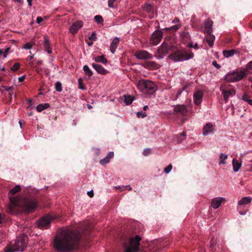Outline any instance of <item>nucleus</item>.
Listing matches in <instances>:
<instances>
[{
	"instance_id": "obj_1",
	"label": "nucleus",
	"mask_w": 252,
	"mask_h": 252,
	"mask_svg": "<svg viewBox=\"0 0 252 252\" xmlns=\"http://www.w3.org/2000/svg\"><path fill=\"white\" fill-rule=\"evenodd\" d=\"M80 238L78 231L65 229L56 236L53 247L59 252H69L77 248Z\"/></svg>"
},
{
	"instance_id": "obj_2",
	"label": "nucleus",
	"mask_w": 252,
	"mask_h": 252,
	"mask_svg": "<svg viewBox=\"0 0 252 252\" xmlns=\"http://www.w3.org/2000/svg\"><path fill=\"white\" fill-rule=\"evenodd\" d=\"M10 204L7 207V211L14 215L18 212V208H21L24 212L31 213L34 211L37 206L36 200L32 198L26 197L10 198Z\"/></svg>"
},
{
	"instance_id": "obj_3",
	"label": "nucleus",
	"mask_w": 252,
	"mask_h": 252,
	"mask_svg": "<svg viewBox=\"0 0 252 252\" xmlns=\"http://www.w3.org/2000/svg\"><path fill=\"white\" fill-rule=\"evenodd\" d=\"M27 236L24 234H21L19 236L12 241L9 246L5 249V252H15L23 251L28 244Z\"/></svg>"
},
{
	"instance_id": "obj_4",
	"label": "nucleus",
	"mask_w": 252,
	"mask_h": 252,
	"mask_svg": "<svg viewBox=\"0 0 252 252\" xmlns=\"http://www.w3.org/2000/svg\"><path fill=\"white\" fill-rule=\"evenodd\" d=\"M194 54L191 52H188L186 50H178L171 54L169 58L174 62H183L192 59Z\"/></svg>"
},
{
	"instance_id": "obj_5",
	"label": "nucleus",
	"mask_w": 252,
	"mask_h": 252,
	"mask_svg": "<svg viewBox=\"0 0 252 252\" xmlns=\"http://www.w3.org/2000/svg\"><path fill=\"white\" fill-rule=\"evenodd\" d=\"M137 87L141 92L145 94H151L156 91L155 84L149 80H140L137 84Z\"/></svg>"
},
{
	"instance_id": "obj_6",
	"label": "nucleus",
	"mask_w": 252,
	"mask_h": 252,
	"mask_svg": "<svg viewBox=\"0 0 252 252\" xmlns=\"http://www.w3.org/2000/svg\"><path fill=\"white\" fill-rule=\"evenodd\" d=\"M141 240L139 235L129 239L128 242L124 244L125 252H137L139 251L140 241Z\"/></svg>"
},
{
	"instance_id": "obj_7",
	"label": "nucleus",
	"mask_w": 252,
	"mask_h": 252,
	"mask_svg": "<svg viewBox=\"0 0 252 252\" xmlns=\"http://www.w3.org/2000/svg\"><path fill=\"white\" fill-rule=\"evenodd\" d=\"M246 76L244 70L232 71L228 72L225 76L224 79L228 82H236L241 80Z\"/></svg>"
},
{
	"instance_id": "obj_8",
	"label": "nucleus",
	"mask_w": 252,
	"mask_h": 252,
	"mask_svg": "<svg viewBox=\"0 0 252 252\" xmlns=\"http://www.w3.org/2000/svg\"><path fill=\"white\" fill-rule=\"evenodd\" d=\"M220 90L222 92L224 99L225 102L227 101L228 98L235 94V91L230 86L226 87L224 85H221Z\"/></svg>"
},
{
	"instance_id": "obj_9",
	"label": "nucleus",
	"mask_w": 252,
	"mask_h": 252,
	"mask_svg": "<svg viewBox=\"0 0 252 252\" xmlns=\"http://www.w3.org/2000/svg\"><path fill=\"white\" fill-rule=\"evenodd\" d=\"M162 37V32L160 30L155 31L152 34L151 39L150 43L153 45H157L158 44Z\"/></svg>"
},
{
	"instance_id": "obj_10",
	"label": "nucleus",
	"mask_w": 252,
	"mask_h": 252,
	"mask_svg": "<svg viewBox=\"0 0 252 252\" xmlns=\"http://www.w3.org/2000/svg\"><path fill=\"white\" fill-rule=\"evenodd\" d=\"M134 56L140 60H148L153 58L152 54L146 50H137L134 54Z\"/></svg>"
},
{
	"instance_id": "obj_11",
	"label": "nucleus",
	"mask_w": 252,
	"mask_h": 252,
	"mask_svg": "<svg viewBox=\"0 0 252 252\" xmlns=\"http://www.w3.org/2000/svg\"><path fill=\"white\" fill-rule=\"evenodd\" d=\"M168 46L166 43L163 42L157 50L158 56L155 55L158 59H162L168 53Z\"/></svg>"
},
{
	"instance_id": "obj_12",
	"label": "nucleus",
	"mask_w": 252,
	"mask_h": 252,
	"mask_svg": "<svg viewBox=\"0 0 252 252\" xmlns=\"http://www.w3.org/2000/svg\"><path fill=\"white\" fill-rule=\"evenodd\" d=\"M53 218L50 216H45L38 222V225L43 228L47 227L50 224Z\"/></svg>"
},
{
	"instance_id": "obj_13",
	"label": "nucleus",
	"mask_w": 252,
	"mask_h": 252,
	"mask_svg": "<svg viewBox=\"0 0 252 252\" xmlns=\"http://www.w3.org/2000/svg\"><path fill=\"white\" fill-rule=\"evenodd\" d=\"M203 94V92L202 90H198L193 94V101L196 105H199L201 103Z\"/></svg>"
},
{
	"instance_id": "obj_14",
	"label": "nucleus",
	"mask_w": 252,
	"mask_h": 252,
	"mask_svg": "<svg viewBox=\"0 0 252 252\" xmlns=\"http://www.w3.org/2000/svg\"><path fill=\"white\" fill-rule=\"evenodd\" d=\"M83 26V23L81 21H78L74 23L69 29V32L74 34L77 32L78 30Z\"/></svg>"
},
{
	"instance_id": "obj_15",
	"label": "nucleus",
	"mask_w": 252,
	"mask_h": 252,
	"mask_svg": "<svg viewBox=\"0 0 252 252\" xmlns=\"http://www.w3.org/2000/svg\"><path fill=\"white\" fill-rule=\"evenodd\" d=\"M214 131V128L213 125L211 123L206 124L203 129V135L207 136L210 134H213Z\"/></svg>"
},
{
	"instance_id": "obj_16",
	"label": "nucleus",
	"mask_w": 252,
	"mask_h": 252,
	"mask_svg": "<svg viewBox=\"0 0 252 252\" xmlns=\"http://www.w3.org/2000/svg\"><path fill=\"white\" fill-rule=\"evenodd\" d=\"M225 200V198L223 197H218L214 198L212 200L211 206L214 209H216L218 208L220 206L221 203Z\"/></svg>"
},
{
	"instance_id": "obj_17",
	"label": "nucleus",
	"mask_w": 252,
	"mask_h": 252,
	"mask_svg": "<svg viewBox=\"0 0 252 252\" xmlns=\"http://www.w3.org/2000/svg\"><path fill=\"white\" fill-rule=\"evenodd\" d=\"M213 22L211 20H206L204 23V32L208 33H211L212 30Z\"/></svg>"
},
{
	"instance_id": "obj_18",
	"label": "nucleus",
	"mask_w": 252,
	"mask_h": 252,
	"mask_svg": "<svg viewBox=\"0 0 252 252\" xmlns=\"http://www.w3.org/2000/svg\"><path fill=\"white\" fill-rule=\"evenodd\" d=\"M92 66L95 70V71L99 74H105L107 73V70L100 64L93 63L92 64Z\"/></svg>"
},
{
	"instance_id": "obj_19",
	"label": "nucleus",
	"mask_w": 252,
	"mask_h": 252,
	"mask_svg": "<svg viewBox=\"0 0 252 252\" xmlns=\"http://www.w3.org/2000/svg\"><path fill=\"white\" fill-rule=\"evenodd\" d=\"M120 40L118 37H115L112 41L110 45V51L112 53L114 54L117 48Z\"/></svg>"
},
{
	"instance_id": "obj_20",
	"label": "nucleus",
	"mask_w": 252,
	"mask_h": 252,
	"mask_svg": "<svg viewBox=\"0 0 252 252\" xmlns=\"http://www.w3.org/2000/svg\"><path fill=\"white\" fill-rule=\"evenodd\" d=\"M43 45L46 51L49 54H51L52 52V49L50 47L49 40L47 37L44 38Z\"/></svg>"
},
{
	"instance_id": "obj_21",
	"label": "nucleus",
	"mask_w": 252,
	"mask_h": 252,
	"mask_svg": "<svg viewBox=\"0 0 252 252\" xmlns=\"http://www.w3.org/2000/svg\"><path fill=\"white\" fill-rule=\"evenodd\" d=\"M113 157L114 153L113 152H110L104 158L100 160V163L101 164L108 163L110 161V159Z\"/></svg>"
},
{
	"instance_id": "obj_22",
	"label": "nucleus",
	"mask_w": 252,
	"mask_h": 252,
	"mask_svg": "<svg viewBox=\"0 0 252 252\" xmlns=\"http://www.w3.org/2000/svg\"><path fill=\"white\" fill-rule=\"evenodd\" d=\"M242 163L239 161L236 158H233L232 160L233 168L234 172H236L239 171L241 167Z\"/></svg>"
},
{
	"instance_id": "obj_23",
	"label": "nucleus",
	"mask_w": 252,
	"mask_h": 252,
	"mask_svg": "<svg viewBox=\"0 0 252 252\" xmlns=\"http://www.w3.org/2000/svg\"><path fill=\"white\" fill-rule=\"evenodd\" d=\"M20 190H21V187L19 185L15 186L13 189H11L9 190V192L8 193L9 198H10V197H13V198H16V197L12 196L11 195H14L15 193H16L17 192L20 191Z\"/></svg>"
},
{
	"instance_id": "obj_24",
	"label": "nucleus",
	"mask_w": 252,
	"mask_h": 252,
	"mask_svg": "<svg viewBox=\"0 0 252 252\" xmlns=\"http://www.w3.org/2000/svg\"><path fill=\"white\" fill-rule=\"evenodd\" d=\"M252 201V198L250 196L243 197L239 202L238 205H246L250 203Z\"/></svg>"
},
{
	"instance_id": "obj_25",
	"label": "nucleus",
	"mask_w": 252,
	"mask_h": 252,
	"mask_svg": "<svg viewBox=\"0 0 252 252\" xmlns=\"http://www.w3.org/2000/svg\"><path fill=\"white\" fill-rule=\"evenodd\" d=\"M50 107V105L49 103H41L38 104L36 107V110L37 111L40 112L42 111L43 110L49 108Z\"/></svg>"
},
{
	"instance_id": "obj_26",
	"label": "nucleus",
	"mask_w": 252,
	"mask_h": 252,
	"mask_svg": "<svg viewBox=\"0 0 252 252\" xmlns=\"http://www.w3.org/2000/svg\"><path fill=\"white\" fill-rule=\"evenodd\" d=\"M236 53V51L233 49L230 50H224L223 51V55L225 58H228L233 56L234 54Z\"/></svg>"
},
{
	"instance_id": "obj_27",
	"label": "nucleus",
	"mask_w": 252,
	"mask_h": 252,
	"mask_svg": "<svg viewBox=\"0 0 252 252\" xmlns=\"http://www.w3.org/2000/svg\"><path fill=\"white\" fill-rule=\"evenodd\" d=\"M95 62L97 63H101L103 64L107 63V60L103 56H98L94 58Z\"/></svg>"
},
{
	"instance_id": "obj_28",
	"label": "nucleus",
	"mask_w": 252,
	"mask_h": 252,
	"mask_svg": "<svg viewBox=\"0 0 252 252\" xmlns=\"http://www.w3.org/2000/svg\"><path fill=\"white\" fill-rule=\"evenodd\" d=\"M215 37L214 35L210 33L207 37V41L210 47H212L214 44V42L215 40Z\"/></svg>"
},
{
	"instance_id": "obj_29",
	"label": "nucleus",
	"mask_w": 252,
	"mask_h": 252,
	"mask_svg": "<svg viewBox=\"0 0 252 252\" xmlns=\"http://www.w3.org/2000/svg\"><path fill=\"white\" fill-rule=\"evenodd\" d=\"M175 111L182 113H185L187 112L186 106L184 105H178L176 107Z\"/></svg>"
},
{
	"instance_id": "obj_30",
	"label": "nucleus",
	"mask_w": 252,
	"mask_h": 252,
	"mask_svg": "<svg viewBox=\"0 0 252 252\" xmlns=\"http://www.w3.org/2000/svg\"><path fill=\"white\" fill-rule=\"evenodd\" d=\"M147 65L149 68H151L152 69H158L159 67V65L157 63H156L155 62H152V61L147 62Z\"/></svg>"
},
{
	"instance_id": "obj_31",
	"label": "nucleus",
	"mask_w": 252,
	"mask_h": 252,
	"mask_svg": "<svg viewBox=\"0 0 252 252\" xmlns=\"http://www.w3.org/2000/svg\"><path fill=\"white\" fill-rule=\"evenodd\" d=\"M227 158H228V156L227 155H224L222 153H220V160L219 162V164L220 165L222 164H225V162L224 160L225 159H226Z\"/></svg>"
},
{
	"instance_id": "obj_32",
	"label": "nucleus",
	"mask_w": 252,
	"mask_h": 252,
	"mask_svg": "<svg viewBox=\"0 0 252 252\" xmlns=\"http://www.w3.org/2000/svg\"><path fill=\"white\" fill-rule=\"evenodd\" d=\"M133 101V99L132 97L130 95H125V100L124 102L126 104V105L130 104Z\"/></svg>"
},
{
	"instance_id": "obj_33",
	"label": "nucleus",
	"mask_w": 252,
	"mask_h": 252,
	"mask_svg": "<svg viewBox=\"0 0 252 252\" xmlns=\"http://www.w3.org/2000/svg\"><path fill=\"white\" fill-rule=\"evenodd\" d=\"M94 21L95 22L98 24H103V18L100 15H96L94 16Z\"/></svg>"
},
{
	"instance_id": "obj_34",
	"label": "nucleus",
	"mask_w": 252,
	"mask_h": 252,
	"mask_svg": "<svg viewBox=\"0 0 252 252\" xmlns=\"http://www.w3.org/2000/svg\"><path fill=\"white\" fill-rule=\"evenodd\" d=\"M83 70L86 74H88L89 76H91L93 75V72L90 69L89 66L87 65H85L83 66Z\"/></svg>"
},
{
	"instance_id": "obj_35",
	"label": "nucleus",
	"mask_w": 252,
	"mask_h": 252,
	"mask_svg": "<svg viewBox=\"0 0 252 252\" xmlns=\"http://www.w3.org/2000/svg\"><path fill=\"white\" fill-rule=\"evenodd\" d=\"M55 89L58 92L62 91V85L60 82L58 81L55 83Z\"/></svg>"
},
{
	"instance_id": "obj_36",
	"label": "nucleus",
	"mask_w": 252,
	"mask_h": 252,
	"mask_svg": "<svg viewBox=\"0 0 252 252\" xmlns=\"http://www.w3.org/2000/svg\"><path fill=\"white\" fill-rule=\"evenodd\" d=\"M181 27V24H177L175 25L172 26L170 27V28H167L169 30H174V31H177Z\"/></svg>"
},
{
	"instance_id": "obj_37",
	"label": "nucleus",
	"mask_w": 252,
	"mask_h": 252,
	"mask_svg": "<svg viewBox=\"0 0 252 252\" xmlns=\"http://www.w3.org/2000/svg\"><path fill=\"white\" fill-rule=\"evenodd\" d=\"M34 44V42H28L24 45L23 48L25 49H31Z\"/></svg>"
},
{
	"instance_id": "obj_38",
	"label": "nucleus",
	"mask_w": 252,
	"mask_h": 252,
	"mask_svg": "<svg viewBox=\"0 0 252 252\" xmlns=\"http://www.w3.org/2000/svg\"><path fill=\"white\" fill-rule=\"evenodd\" d=\"M246 70L251 72L252 71V61L250 62L246 65Z\"/></svg>"
},
{
	"instance_id": "obj_39",
	"label": "nucleus",
	"mask_w": 252,
	"mask_h": 252,
	"mask_svg": "<svg viewBox=\"0 0 252 252\" xmlns=\"http://www.w3.org/2000/svg\"><path fill=\"white\" fill-rule=\"evenodd\" d=\"M172 166L171 164H169L166 167H165L164 169V172L166 173V174H168L169 173L171 170H172Z\"/></svg>"
},
{
	"instance_id": "obj_40",
	"label": "nucleus",
	"mask_w": 252,
	"mask_h": 252,
	"mask_svg": "<svg viewBox=\"0 0 252 252\" xmlns=\"http://www.w3.org/2000/svg\"><path fill=\"white\" fill-rule=\"evenodd\" d=\"M19 66H20L19 63H14V64L13 65V66L11 68V69L13 71H16V70H17L19 69Z\"/></svg>"
},
{
	"instance_id": "obj_41",
	"label": "nucleus",
	"mask_w": 252,
	"mask_h": 252,
	"mask_svg": "<svg viewBox=\"0 0 252 252\" xmlns=\"http://www.w3.org/2000/svg\"><path fill=\"white\" fill-rule=\"evenodd\" d=\"M116 0H108V6L110 8H113L114 7V3Z\"/></svg>"
},
{
	"instance_id": "obj_42",
	"label": "nucleus",
	"mask_w": 252,
	"mask_h": 252,
	"mask_svg": "<svg viewBox=\"0 0 252 252\" xmlns=\"http://www.w3.org/2000/svg\"><path fill=\"white\" fill-rule=\"evenodd\" d=\"M137 116L138 118L141 117V118H144L146 116L145 112H138L136 113Z\"/></svg>"
},
{
	"instance_id": "obj_43",
	"label": "nucleus",
	"mask_w": 252,
	"mask_h": 252,
	"mask_svg": "<svg viewBox=\"0 0 252 252\" xmlns=\"http://www.w3.org/2000/svg\"><path fill=\"white\" fill-rule=\"evenodd\" d=\"M243 100L246 102H247L250 105H252V100L247 98V96H243Z\"/></svg>"
},
{
	"instance_id": "obj_44",
	"label": "nucleus",
	"mask_w": 252,
	"mask_h": 252,
	"mask_svg": "<svg viewBox=\"0 0 252 252\" xmlns=\"http://www.w3.org/2000/svg\"><path fill=\"white\" fill-rule=\"evenodd\" d=\"M150 152H151V149H149V148H147L143 150V154L144 156H148L150 153Z\"/></svg>"
},
{
	"instance_id": "obj_45",
	"label": "nucleus",
	"mask_w": 252,
	"mask_h": 252,
	"mask_svg": "<svg viewBox=\"0 0 252 252\" xmlns=\"http://www.w3.org/2000/svg\"><path fill=\"white\" fill-rule=\"evenodd\" d=\"M116 188L121 189V190H123L124 188L127 189L128 190H131L132 189V188L130 187V186H123L122 187H116Z\"/></svg>"
},
{
	"instance_id": "obj_46",
	"label": "nucleus",
	"mask_w": 252,
	"mask_h": 252,
	"mask_svg": "<svg viewBox=\"0 0 252 252\" xmlns=\"http://www.w3.org/2000/svg\"><path fill=\"white\" fill-rule=\"evenodd\" d=\"M10 49V47L6 48L4 51H3V57L6 58L8 55V53Z\"/></svg>"
},
{
	"instance_id": "obj_47",
	"label": "nucleus",
	"mask_w": 252,
	"mask_h": 252,
	"mask_svg": "<svg viewBox=\"0 0 252 252\" xmlns=\"http://www.w3.org/2000/svg\"><path fill=\"white\" fill-rule=\"evenodd\" d=\"M212 64L216 67L217 68H220V65L216 61H214L212 63Z\"/></svg>"
},
{
	"instance_id": "obj_48",
	"label": "nucleus",
	"mask_w": 252,
	"mask_h": 252,
	"mask_svg": "<svg viewBox=\"0 0 252 252\" xmlns=\"http://www.w3.org/2000/svg\"><path fill=\"white\" fill-rule=\"evenodd\" d=\"M89 39L92 40H95L96 39V37L94 32H93L92 33L89 37Z\"/></svg>"
},
{
	"instance_id": "obj_49",
	"label": "nucleus",
	"mask_w": 252,
	"mask_h": 252,
	"mask_svg": "<svg viewBox=\"0 0 252 252\" xmlns=\"http://www.w3.org/2000/svg\"><path fill=\"white\" fill-rule=\"evenodd\" d=\"M43 21V19L41 17H37L36 18V23L40 24Z\"/></svg>"
},
{
	"instance_id": "obj_50",
	"label": "nucleus",
	"mask_w": 252,
	"mask_h": 252,
	"mask_svg": "<svg viewBox=\"0 0 252 252\" xmlns=\"http://www.w3.org/2000/svg\"><path fill=\"white\" fill-rule=\"evenodd\" d=\"M247 166H249V170L252 171V159L250 160V163L247 164Z\"/></svg>"
},
{
	"instance_id": "obj_51",
	"label": "nucleus",
	"mask_w": 252,
	"mask_h": 252,
	"mask_svg": "<svg viewBox=\"0 0 252 252\" xmlns=\"http://www.w3.org/2000/svg\"><path fill=\"white\" fill-rule=\"evenodd\" d=\"M171 23H173V24H176V23L180 24V20L178 18H175L174 20H172Z\"/></svg>"
},
{
	"instance_id": "obj_52",
	"label": "nucleus",
	"mask_w": 252,
	"mask_h": 252,
	"mask_svg": "<svg viewBox=\"0 0 252 252\" xmlns=\"http://www.w3.org/2000/svg\"><path fill=\"white\" fill-rule=\"evenodd\" d=\"M6 91H7V92H10L12 89L13 88V87L12 86H10V87H5V86H3L2 87Z\"/></svg>"
},
{
	"instance_id": "obj_53",
	"label": "nucleus",
	"mask_w": 252,
	"mask_h": 252,
	"mask_svg": "<svg viewBox=\"0 0 252 252\" xmlns=\"http://www.w3.org/2000/svg\"><path fill=\"white\" fill-rule=\"evenodd\" d=\"M87 193L90 197H92L94 196V192L93 190L88 191Z\"/></svg>"
},
{
	"instance_id": "obj_54",
	"label": "nucleus",
	"mask_w": 252,
	"mask_h": 252,
	"mask_svg": "<svg viewBox=\"0 0 252 252\" xmlns=\"http://www.w3.org/2000/svg\"><path fill=\"white\" fill-rule=\"evenodd\" d=\"M25 78V75H23L18 78V81L19 82H22L24 81Z\"/></svg>"
},
{
	"instance_id": "obj_55",
	"label": "nucleus",
	"mask_w": 252,
	"mask_h": 252,
	"mask_svg": "<svg viewBox=\"0 0 252 252\" xmlns=\"http://www.w3.org/2000/svg\"><path fill=\"white\" fill-rule=\"evenodd\" d=\"M9 101L11 102L12 101V95H14V96H15V95L14 94V93L12 92H10L9 93Z\"/></svg>"
},
{
	"instance_id": "obj_56",
	"label": "nucleus",
	"mask_w": 252,
	"mask_h": 252,
	"mask_svg": "<svg viewBox=\"0 0 252 252\" xmlns=\"http://www.w3.org/2000/svg\"><path fill=\"white\" fill-rule=\"evenodd\" d=\"M80 81H81V78H79V89H81V90H84L85 89V87H83L81 84V82H80Z\"/></svg>"
},
{
	"instance_id": "obj_57",
	"label": "nucleus",
	"mask_w": 252,
	"mask_h": 252,
	"mask_svg": "<svg viewBox=\"0 0 252 252\" xmlns=\"http://www.w3.org/2000/svg\"><path fill=\"white\" fill-rule=\"evenodd\" d=\"M27 1L28 2L29 6H31L32 5V0H27Z\"/></svg>"
},
{
	"instance_id": "obj_58",
	"label": "nucleus",
	"mask_w": 252,
	"mask_h": 252,
	"mask_svg": "<svg viewBox=\"0 0 252 252\" xmlns=\"http://www.w3.org/2000/svg\"><path fill=\"white\" fill-rule=\"evenodd\" d=\"M192 48L195 49H198V44L197 43H195L194 44H193V46H192Z\"/></svg>"
},
{
	"instance_id": "obj_59",
	"label": "nucleus",
	"mask_w": 252,
	"mask_h": 252,
	"mask_svg": "<svg viewBox=\"0 0 252 252\" xmlns=\"http://www.w3.org/2000/svg\"><path fill=\"white\" fill-rule=\"evenodd\" d=\"M37 63L39 65H41L43 63V61L42 60H38Z\"/></svg>"
},
{
	"instance_id": "obj_60",
	"label": "nucleus",
	"mask_w": 252,
	"mask_h": 252,
	"mask_svg": "<svg viewBox=\"0 0 252 252\" xmlns=\"http://www.w3.org/2000/svg\"><path fill=\"white\" fill-rule=\"evenodd\" d=\"M13 0L18 3H21L22 2V0Z\"/></svg>"
},
{
	"instance_id": "obj_61",
	"label": "nucleus",
	"mask_w": 252,
	"mask_h": 252,
	"mask_svg": "<svg viewBox=\"0 0 252 252\" xmlns=\"http://www.w3.org/2000/svg\"><path fill=\"white\" fill-rule=\"evenodd\" d=\"M147 11H150V9H151V5H148L147 6Z\"/></svg>"
},
{
	"instance_id": "obj_62",
	"label": "nucleus",
	"mask_w": 252,
	"mask_h": 252,
	"mask_svg": "<svg viewBox=\"0 0 252 252\" xmlns=\"http://www.w3.org/2000/svg\"><path fill=\"white\" fill-rule=\"evenodd\" d=\"M33 58H34V54H32V55H31L29 57V60H32V59H33Z\"/></svg>"
},
{
	"instance_id": "obj_63",
	"label": "nucleus",
	"mask_w": 252,
	"mask_h": 252,
	"mask_svg": "<svg viewBox=\"0 0 252 252\" xmlns=\"http://www.w3.org/2000/svg\"><path fill=\"white\" fill-rule=\"evenodd\" d=\"M186 134L185 132H182V133H181L180 134V136H183V137H185L186 136Z\"/></svg>"
},
{
	"instance_id": "obj_64",
	"label": "nucleus",
	"mask_w": 252,
	"mask_h": 252,
	"mask_svg": "<svg viewBox=\"0 0 252 252\" xmlns=\"http://www.w3.org/2000/svg\"><path fill=\"white\" fill-rule=\"evenodd\" d=\"M2 54L3 55V50L0 49V56H1Z\"/></svg>"
}]
</instances>
